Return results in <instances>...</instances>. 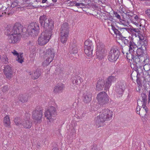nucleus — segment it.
I'll return each mask as SVG.
<instances>
[{"mask_svg":"<svg viewBox=\"0 0 150 150\" xmlns=\"http://www.w3.org/2000/svg\"><path fill=\"white\" fill-rule=\"evenodd\" d=\"M137 79L136 82L137 84L138 85V87H142V80L141 79L142 77V76H141V75H136Z\"/></svg>","mask_w":150,"mask_h":150,"instance_id":"30","label":"nucleus"},{"mask_svg":"<svg viewBox=\"0 0 150 150\" xmlns=\"http://www.w3.org/2000/svg\"><path fill=\"white\" fill-rule=\"evenodd\" d=\"M111 26L112 27V30L114 31V33L116 35H117L119 33H120V31L118 30H117L112 25V23H111Z\"/></svg>","mask_w":150,"mask_h":150,"instance_id":"38","label":"nucleus"},{"mask_svg":"<svg viewBox=\"0 0 150 150\" xmlns=\"http://www.w3.org/2000/svg\"><path fill=\"white\" fill-rule=\"evenodd\" d=\"M91 150H98V149L96 147L93 146V147L92 148Z\"/></svg>","mask_w":150,"mask_h":150,"instance_id":"64","label":"nucleus"},{"mask_svg":"<svg viewBox=\"0 0 150 150\" xmlns=\"http://www.w3.org/2000/svg\"><path fill=\"white\" fill-rule=\"evenodd\" d=\"M116 92L119 95L120 97L121 96H122V94L124 92V91H121V89L119 87L116 88Z\"/></svg>","mask_w":150,"mask_h":150,"instance_id":"44","label":"nucleus"},{"mask_svg":"<svg viewBox=\"0 0 150 150\" xmlns=\"http://www.w3.org/2000/svg\"><path fill=\"white\" fill-rule=\"evenodd\" d=\"M40 32V27L39 24L36 22L30 23L28 26L27 31L23 33V37L26 38L30 35L33 36L38 35Z\"/></svg>","mask_w":150,"mask_h":150,"instance_id":"2","label":"nucleus"},{"mask_svg":"<svg viewBox=\"0 0 150 150\" xmlns=\"http://www.w3.org/2000/svg\"><path fill=\"white\" fill-rule=\"evenodd\" d=\"M72 83L73 84H79L83 82V79L79 76H74L71 78Z\"/></svg>","mask_w":150,"mask_h":150,"instance_id":"22","label":"nucleus"},{"mask_svg":"<svg viewBox=\"0 0 150 150\" xmlns=\"http://www.w3.org/2000/svg\"><path fill=\"white\" fill-rule=\"evenodd\" d=\"M69 34H60V41L63 43H64L66 42L68 37Z\"/></svg>","mask_w":150,"mask_h":150,"instance_id":"28","label":"nucleus"},{"mask_svg":"<svg viewBox=\"0 0 150 150\" xmlns=\"http://www.w3.org/2000/svg\"><path fill=\"white\" fill-rule=\"evenodd\" d=\"M96 51L97 58L99 59L102 60L104 58L105 54V46L102 42H99L97 45Z\"/></svg>","mask_w":150,"mask_h":150,"instance_id":"8","label":"nucleus"},{"mask_svg":"<svg viewBox=\"0 0 150 150\" xmlns=\"http://www.w3.org/2000/svg\"><path fill=\"white\" fill-rule=\"evenodd\" d=\"M116 80L115 77L112 76H109L107 79V81L105 83V90L108 89L111 85L112 82Z\"/></svg>","mask_w":150,"mask_h":150,"instance_id":"20","label":"nucleus"},{"mask_svg":"<svg viewBox=\"0 0 150 150\" xmlns=\"http://www.w3.org/2000/svg\"><path fill=\"white\" fill-rule=\"evenodd\" d=\"M143 45V43L142 45L141 46V47H137V49L136 52V53L137 54V55L139 56V57H143L144 54V50H143L142 48Z\"/></svg>","mask_w":150,"mask_h":150,"instance_id":"26","label":"nucleus"},{"mask_svg":"<svg viewBox=\"0 0 150 150\" xmlns=\"http://www.w3.org/2000/svg\"><path fill=\"white\" fill-rule=\"evenodd\" d=\"M133 66H134V67L133 68V70L135 71H136V72H134V71H133L132 73L131 74V77L132 79H133V78L132 77V76L134 75V77L135 78V76L136 74L137 71V68H138V66H139L138 65L135 64H133Z\"/></svg>","mask_w":150,"mask_h":150,"instance_id":"33","label":"nucleus"},{"mask_svg":"<svg viewBox=\"0 0 150 150\" xmlns=\"http://www.w3.org/2000/svg\"><path fill=\"white\" fill-rule=\"evenodd\" d=\"M84 52L89 57L93 56V45L92 41L89 39H87L84 42Z\"/></svg>","mask_w":150,"mask_h":150,"instance_id":"10","label":"nucleus"},{"mask_svg":"<svg viewBox=\"0 0 150 150\" xmlns=\"http://www.w3.org/2000/svg\"><path fill=\"white\" fill-rule=\"evenodd\" d=\"M148 10H147V11H146V14H147V15L149 17H150V10H149V12H147V11H148Z\"/></svg>","mask_w":150,"mask_h":150,"instance_id":"61","label":"nucleus"},{"mask_svg":"<svg viewBox=\"0 0 150 150\" xmlns=\"http://www.w3.org/2000/svg\"><path fill=\"white\" fill-rule=\"evenodd\" d=\"M105 122L103 119L100 118V116L99 115L97 116L95 118V124L98 127L103 126V123Z\"/></svg>","mask_w":150,"mask_h":150,"instance_id":"25","label":"nucleus"},{"mask_svg":"<svg viewBox=\"0 0 150 150\" xmlns=\"http://www.w3.org/2000/svg\"><path fill=\"white\" fill-rule=\"evenodd\" d=\"M3 72L6 77L9 79L11 78L13 75V71L11 67L8 65H4Z\"/></svg>","mask_w":150,"mask_h":150,"instance_id":"14","label":"nucleus"},{"mask_svg":"<svg viewBox=\"0 0 150 150\" xmlns=\"http://www.w3.org/2000/svg\"><path fill=\"white\" fill-rule=\"evenodd\" d=\"M147 59H144V58L143 57H141L136 55L135 54L134 58L133 60L134 64H135L138 65H141L142 64L143 62L144 64H145L146 61Z\"/></svg>","mask_w":150,"mask_h":150,"instance_id":"15","label":"nucleus"},{"mask_svg":"<svg viewBox=\"0 0 150 150\" xmlns=\"http://www.w3.org/2000/svg\"><path fill=\"white\" fill-rule=\"evenodd\" d=\"M124 41V44L125 45L129 43V41L126 39Z\"/></svg>","mask_w":150,"mask_h":150,"instance_id":"59","label":"nucleus"},{"mask_svg":"<svg viewBox=\"0 0 150 150\" xmlns=\"http://www.w3.org/2000/svg\"><path fill=\"white\" fill-rule=\"evenodd\" d=\"M117 27V28L118 29L117 30H120L121 31H122V30H126L125 31L127 33V32L129 28H121L120 27H119L117 26H116Z\"/></svg>","mask_w":150,"mask_h":150,"instance_id":"49","label":"nucleus"},{"mask_svg":"<svg viewBox=\"0 0 150 150\" xmlns=\"http://www.w3.org/2000/svg\"><path fill=\"white\" fill-rule=\"evenodd\" d=\"M6 9V8L4 6H3V5L1 4H0V10L4 11Z\"/></svg>","mask_w":150,"mask_h":150,"instance_id":"55","label":"nucleus"},{"mask_svg":"<svg viewBox=\"0 0 150 150\" xmlns=\"http://www.w3.org/2000/svg\"><path fill=\"white\" fill-rule=\"evenodd\" d=\"M114 14L115 15V17L118 19H121V17L117 13V12H114Z\"/></svg>","mask_w":150,"mask_h":150,"instance_id":"54","label":"nucleus"},{"mask_svg":"<svg viewBox=\"0 0 150 150\" xmlns=\"http://www.w3.org/2000/svg\"><path fill=\"white\" fill-rule=\"evenodd\" d=\"M100 113L101 114L99 115L100 118L103 119L105 121L111 119L113 115L112 112L108 109L102 110Z\"/></svg>","mask_w":150,"mask_h":150,"instance_id":"11","label":"nucleus"},{"mask_svg":"<svg viewBox=\"0 0 150 150\" xmlns=\"http://www.w3.org/2000/svg\"><path fill=\"white\" fill-rule=\"evenodd\" d=\"M141 97L142 98V102H143V104L144 105H146V102L147 101V96L144 93H142L141 94Z\"/></svg>","mask_w":150,"mask_h":150,"instance_id":"35","label":"nucleus"},{"mask_svg":"<svg viewBox=\"0 0 150 150\" xmlns=\"http://www.w3.org/2000/svg\"><path fill=\"white\" fill-rule=\"evenodd\" d=\"M9 89L8 86L6 85L3 86L2 88V91L3 92H6Z\"/></svg>","mask_w":150,"mask_h":150,"instance_id":"47","label":"nucleus"},{"mask_svg":"<svg viewBox=\"0 0 150 150\" xmlns=\"http://www.w3.org/2000/svg\"><path fill=\"white\" fill-rule=\"evenodd\" d=\"M44 57L46 58V60L43 62L42 65L44 66L48 65L53 60L55 54L54 50L52 48L48 49L44 52Z\"/></svg>","mask_w":150,"mask_h":150,"instance_id":"3","label":"nucleus"},{"mask_svg":"<svg viewBox=\"0 0 150 150\" xmlns=\"http://www.w3.org/2000/svg\"><path fill=\"white\" fill-rule=\"evenodd\" d=\"M23 120H21L20 117H16L14 118V121L16 125L18 126L22 125Z\"/></svg>","mask_w":150,"mask_h":150,"instance_id":"32","label":"nucleus"},{"mask_svg":"<svg viewBox=\"0 0 150 150\" xmlns=\"http://www.w3.org/2000/svg\"><path fill=\"white\" fill-rule=\"evenodd\" d=\"M92 94L91 93H87L84 94L83 96V100L84 103H88L92 100Z\"/></svg>","mask_w":150,"mask_h":150,"instance_id":"24","label":"nucleus"},{"mask_svg":"<svg viewBox=\"0 0 150 150\" xmlns=\"http://www.w3.org/2000/svg\"><path fill=\"white\" fill-rule=\"evenodd\" d=\"M122 33L120 32L117 36H118L119 39L121 40H122L124 41L126 39V37H123L122 35Z\"/></svg>","mask_w":150,"mask_h":150,"instance_id":"43","label":"nucleus"},{"mask_svg":"<svg viewBox=\"0 0 150 150\" xmlns=\"http://www.w3.org/2000/svg\"><path fill=\"white\" fill-rule=\"evenodd\" d=\"M5 57V56H4V57L2 58V60L4 64H7L8 63V59L6 57V56Z\"/></svg>","mask_w":150,"mask_h":150,"instance_id":"48","label":"nucleus"},{"mask_svg":"<svg viewBox=\"0 0 150 150\" xmlns=\"http://www.w3.org/2000/svg\"><path fill=\"white\" fill-rule=\"evenodd\" d=\"M69 52L73 55L76 54L78 52L77 46L76 44L74 42L70 43L69 48Z\"/></svg>","mask_w":150,"mask_h":150,"instance_id":"16","label":"nucleus"},{"mask_svg":"<svg viewBox=\"0 0 150 150\" xmlns=\"http://www.w3.org/2000/svg\"><path fill=\"white\" fill-rule=\"evenodd\" d=\"M24 59H20L19 58H17V60L18 62L20 63H22L23 62Z\"/></svg>","mask_w":150,"mask_h":150,"instance_id":"56","label":"nucleus"},{"mask_svg":"<svg viewBox=\"0 0 150 150\" xmlns=\"http://www.w3.org/2000/svg\"><path fill=\"white\" fill-rule=\"evenodd\" d=\"M135 54H134V50H133V51H132V52H128L126 53V57L127 59L129 60H133V59L134 58Z\"/></svg>","mask_w":150,"mask_h":150,"instance_id":"27","label":"nucleus"},{"mask_svg":"<svg viewBox=\"0 0 150 150\" xmlns=\"http://www.w3.org/2000/svg\"><path fill=\"white\" fill-rule=\"evenodd\" d=\"M28 100L27 97L22 94L19 95L18 99L16 100L15 103L19 105L21 104L22 103L26 102Z\"/></svg>","mask_w":150,"mask_h":150,"instance_id":"21","label":"nucleus"},{"mask_svg":"<svg viewBox=\"0 0 150 150\" xmlns=\"http://www.w3.org/2000/svg\"><path fill=\"white\" fill-rule=\"evenodd\" d=\"M129 49L128 52H132V51H133V50H134V52L135 48L137 47L135 43L134 42H132V41H130L129 42Z\"/></svg>","mask_w":150,"mask_h":150,"instance_id":"31","label":"nucleus"},{"mask_svg":"<svg viewBox=\"0 0 150 150\" xmlns=\"http://www.w3.org/2000/svg\"><path fill=\"white\" fill-rule=\"evenodd\" d=\"M40 25L44 28L43 31L52 34L54 27V21L52 19L48 18L46 15L40 16L39 18Z\"/></svg>","mask_w":150,"mask_h":150,"instance_id":"1","label":"nucleus"},{"mask_svg":"<svg viewBox=\"0 0 150 150\" xmlns=\"http://www.w3.org/2000/svg\"><path fill=\"white\" fill-rule=\"evenodd\" d=\"M119 88H120L121 91H124L125 89V84L122 82L120 83Z\"/></svg>","mask_w":150,"mask_h":150,"instance_id":"45","label":"nucleus"},{"mask_svg":"<svg viewBox=\"0 0 150 150\" xmlns=\"http://www.w3.org/2000/svg\"><path fill=\"white\" fill-rule=\"evenodd\" d=\"M56 108L53 106H49L45 112V116L47 119H51L52 117H55L56 114Z\"/></svg>","mask_w":150,"mask_h":150,"instance_id":"12","label":"nucleus"},{"mask_svg":"<svg viewBox=\"0 0 150 150\" xmlns=\"http://www.w3.org/2000/svg\"><path fill=\"white\" fill-rule=\"evenodd\" d=\"M130 20L131 21V22L132 23L134 24L137 27H140L141 26V24L140 23V24H139L138 23H137L136 22H135L133 21L132 20H131V19H130Z\"/></svg>","mask_w":150,"mask_h":150,"instance_id":"52","label":"nucleus"},{"mask_svg":"<svg viewBox=\"0 0 150 150\" xmlns=\"http://www.w3.org/2000/svg\"><path fill=\"white\" fill-rule=\"evenodd\" d=\"M143 86L145 90H146V91H147L148 88L146 86V84H144L143 85Z\"/></svg>","mask_w":150,"mask_h":150,"instance_id":"60","label":"nucleus"},{"mask_svg":"<svg viewBox=\"0 0 150 150\" xmlns=\"http://www.w3.org/2000/svg\"><path fill=\"white\" fill-rule=\"evenodd\" d=\"M13 32H12V28H11L9 27H7L5 29V34L8 36V40L10 43L15 44L18 43L20 41V37L17 35L14 36Z\"/></svg>","mask_w":150,"mask_h":150,"instance_id":"5","label":"nucleus"},{"mask_svg":"<svg viewBox=\"0 0 150 150\" xmlns=\"http://www.w3.org/2000/svg\"><path fill=\"white\" fill-rule=\"evenodd\" d=\"M27 31V28H26L23 27L20 23H15L14 25L12 28V32H13L14 36L18 35L20 37V35H21L23 33L22 36L23 37V33L25 31Z\"/></svg>","mask_w":150,"mask_h":150,"instance_id":"7","label":"nucleus"},{"mask_svg":"<svg viewBox=\"0 0 150 150\" xmlns=\"http://www.w3.org/2000/svg\"><path fill=\"white\" fill-rule=\"evenodd\" d=\"M69 25L66 22L64 23L61 25L60 28V34H69Z\"/></svg>","mask_w":150,"mask_h":150,"instance_id":"18","label":"nucleus"},{"mask_svg":"<svg viewBox=\"0 0 150 150\" xmlns=\"http://www.w3.org/2000/svg\"><path fill=\"white\" fill-rule=\"evenodd\" d=\"M12 53L15 56H17L18 55V53L15 50H14L13 52H12Z\"/></svg>","mask_w":150,"mask_h":150,"instance_id":"57","label":"nucleus"},{"mask_svg":"<svg viewBox=\"0 0 150 150\" xmlns=\"http://www.w3.org/2000/svg\"><path fill=\"white\" fill-rule=\"evenodd\" d=\"M139 66H138L137 70V71L136 74L137 75H141V74L143 73V69H144V67H143L141 65H139Z\"/></svg>","mask_w":150,"mask_h":150,"instance_id":"36","label":"nucleus"},{"mask_svg":"<svg viewBox=\"0 0 150 150\" xmlns=\"http://www.w3.org/2000/svg\"><path fill=\"white\" fill-rule=\"evenodd\" d=\"M22 125L23 127L26 129H30L32 126V122L30 118H26L23 119L22 122Z\"/></svg>","mask_w":150,"mask_h":150,"instance_id":"17","label":"nucleus"},{"mask_svg":"<svg viewBox=\"0 0 150 150\" xmlns=\"http://www.w3.org/2000/svg\"><path fill=\"white\" fill-rule=\"evenodd\" d=\"M52 35V34L42 32L38 39V44L40 46H43L46 44L49 41Z\"/></svg>","mask_w":150,"mask_h":150,"instance_id":"6","label":"nucleus"},{"mask_svg":"<svg viewBox=\"0 0 150 150\" xmlns=\"http://www.w3.org/2000/svg\"><path fill=\"white\" fill-rule=\"evenodd\" d=\"M127 16H128L129 18H131L132 16H133L134 14L132 13L127 12L126 13Z\"/></svg>","mask_w":150,"mask_h":150,"instance_id":"53","label":"nucleus"},{"mask_svg":"<svg viewBox=\"0 0 150 150\" xmlns=\"http://www.w3.org/2000/svg\"><path fill=\"white\" fill-rule=\"evenodd\" d=\"M65 85L63 83H59L57 86H55L53 91L55 93L62 92L64 89Z\"/></svg>","mask_w":150,"mask_h":150,"instance_id":"23","label":"nucleus"},{"mask_svg":"<svg viewBox=\"0 0 150 150\" xmlns=\"http://www.w3.org/2000/svg\"><path fill=\"white\" fill-rule=\"evenodd\" d=\"M138 35L139 38V40L140 41H142L143 43L146 41V39H144V38L143 35L140 34L139 33H138Z\"/></svg>","mask_w":150,"mask_h":150,"instance_id":"41","label":"nucleus"},{"mask_svg":"<svg viewBox=\"0 0 150 150\" xmlns=\"http://www.w3.org/2000/svg\"><path fill=\"white\" fill-rule=\"evenodd\" d=\"M40 76V72L37 70L33 74L32 78L34 79H37Z\"/></svg>","mask_w":150,"mask_h":150,"instance_id":"34","label":"nucleus"},{"mask_svg":"<svg viewBox=\"0 0 150 150\" xmlns=\"http://www.w3.org/2000/svg\"><path fill=\"white\" fill-rule=\"evenodd\" d=\"M23 53L20 54V55L18 54V55L17 56V58H19L20 59H24L23 57Z\"/></svg>","mask_w":150,"mask_h":150,"instance_id":"58","label":"nucleus"},{"mask_svg":"<svg viewBox=\"0 0 150 150\" xmlns=\"http://www.w3.org/2000/svg\"><path fill=\"white\" fill-rule=\"evenodd\" d=\"M119 48L112 47L108 52V59L110 62H114L118 59L120 54V51Z\"/></svg>","mask_w":150,"mask_h":150,"instance_id":"4","label":"nucleus"},{"mask_svg":"<svg viewBox=\"0 0 150 150\" xmlns=\"http://www.w3.org/2000/svg\"><path fill=\"white\" fill-rule=\"evenodd\" d=\"M75 6L78 7L79 8H82L85 6L84 4L82 3H76L74 5Z\"/></svg>","mask_w":150,"mask_h":150,"instance_id":"42","label":"nucleus"},{"mask_svg":"<svg viewBox=\"0 0 150 150\" xmlns=\"http://www.w3.org/2000/svg\"><path fill=\"white\" fill-rule=\"evenodd\" d=\"M130 30L131 32H132V31H134L135 32L138 33L140 32L139 29L135 28L132 27V28H129L128 30Z\"/></svg>","mask_w":150,"mask_h":150,"instance_id":"46","label":"nucleus"},{"mask_svg":"<svg viewBox=\"0 0 150 150\" xmlns=\"http://www.w3.org/2000/svg\"><path fill=\"white\" fill-rule=\"evenodd\" d=\"M3 10H0V15H2V17L3 16L4 12Z\"/></svg>","mask_w":150,"mask_h":150,"instance_id":"63","label":"nucleus"},{"mask_svg":"<svg viewBox=\"0 0 150 150\" xmlns=\"http://www.w3.org/2000/svg\"><path fill=\"white\" fill-rule=\"evenodd\" d=\"M143 104V102L142 100H141L139 99L137 100V106L142 107V105Z\"/></svg>","mask_w":150,"mask_h":150,"instance_id":"50","label":"nucleus"},{"mask_svg":"<svg viewBox=\"0 0 150 150\" xmlns=\"http://www.w3.org/2000/svg\"><path fill=\"white\" fill-rule=\"evenodd\" d=\"M3 122L5 126L10 127V122L8 116L7 115L4 117Z\"/></svg>","mask_w":150,"mask_h":150,"instance_id":"29","label":"nucleus"},{"mask_svg":"<svg viewBox=\"0 0 150 150\" xmlns=\"http://www.w3.org/2000/svg\"><path fill=\"white\" fill-rule=\"evenodd\" d=\"M148 100L149 102L150 101V90H149V95H148Z\"/></svg>","mask_w":150,"mask_h":150,"instance_id":"62","label":"nucleus"},{"mask_svg":"<svg viewBox=\"0 0 150 150\" xmlns=\"http://www.w3.org/2000/svg\"><path fill=\"white\" fill-rule=\"evenodd\" d=\"M142 106H137L136 109V113L139 114L140 116L143 117L145 115V114H140V111L141 110V108H142Z\"/></svg>","mask_w":150,"mask_h":150,"instance_id":"39","label":"nucleus"},{"mask_svg":"<svg viewBox=\"0 0 150 150\" xmlns=\"http://www.w3.org/2000/svg\"><path fill=\"white\" fill-rule=\"evenodd\" d=\"M104 19L106 20L108 19L110 20V19H114L110 15V13H108L107 14H105V15L103 16Z\"/></svg>","mask_w":150,"mask_h":150,"instance_id":"37","label":"nucleus"},{"mask_svg":"<svg viewBox=\"0 0 150 150\" xmlns=\"http://www.w3.org/2000/svg\"><path fill=\"white\" fill-rule=\"evenodd\" d=\"M142 107H143V109L144 110V114H145V115L146 114V113L148 111V108L146 106V105H144L142 104Z\"/></svg>","mask_w":150,"mask_h":150,"instance_id":"51","label":"nucleus"},{"mask_svg":"<svg viewBox=\"0 0 150 150\" xmlns=\"http://www.w3.org/2000/svg\"><path fill=\"white\" fill-rule=\"evenodd\" d=\"M42 111L41 110L36 109L32 112V118L37 122H39L42 119Z\"/></svg>","mask_w":150,"mask_h":150,"instance_id":"13","label":"nucleus"},{"mask_svg":"<svg viewBox=\"0 0 150 150\" xmlns=\"http://www.w3.org/2000/svg\"><path fill=\"white\" fill-rule=\"evenodd\" d=\"M18 1H15V0H13V1H11V7L12 8H14L16 7L18 5Z\"/></svg>","mask_w":150,"mask_h":150,"instance_id":"40","label":"nucleus"},{"mask_svg":"<svg viewBox=\"0 0 150 150\" xmlns=\"http://www.w3.org/2000/svg\"><path fill=\"white\" fill-rule=\"evenodd\" d=\"M105 83L104 79H99L97 82L96 90L98 91L103 90L104 87H105Z\"/></svg>","mask_w":150,"mask_h":150,"instance_id":"19","label":"nucleus"},{"mask_svg":"<svg viewBox=\"0 0 150 150\" xmlns=\"http://www.w3.org/2000/svg\"><path fill=\"white\" fill-rule=\"evenodd\" d=\"M96 99L98 101V103L100 105L103 106L106 104L109 101L108 95L105 91L101 92L98 94Z\"/></svg>","mask_w":150,"mask_h":150,"instance_id":"9","label":"nucleus"}]
</instances>
